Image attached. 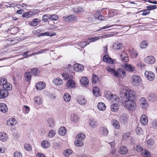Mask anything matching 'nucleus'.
<instances>
[{
  "label": "nucleus",
  "mask_w": 157,
  "mask_h": 157,
  "mask_svg": "<svg viewBox=\"0 0 157 157\" xmlns=\"http://www.w3.org/2000/svg\"><path fill=\"white\" fill-rule=\"evenodd\" d=\"M120 95L122 100H132L135 98L136 94L132 90L124 87L121 89Z\"/></svg>",
  "instance_id": "obj_1"
},
{
  "label": "nucleus",
  "mask_w": 157,
  "mask_h": 157,
  "mask_svg": "<svg viewBox=\"0 0 157 157\" xmlns=\"http://www.w3.org/2000/svg\"><path fill=\"white\" fill-rule=\"evenodd\" d=\"M122 103H124L126 108L130 110H134L136 108V105L134 100H122Z\"/></svg>",
  "instance_id": "obj_2"
},
{
  "label": "nucleus",
  "mask_w": 157,
  "mask_h": 157,
  "mask_svg": "<svg viewBox=\"0 0 157 157\" xmlns=\"http://www.w3.org/2000/svg\"><path fill=\"white\" fill-rule=\"evenodd\" d=\"M38 10L35 9L27 12H26L23 14L22 17L27 18H30L36 14L39 13Z\"/></svg>",
  "instance_id": "obj_3"
},
{
  "label": "nucleus",
  "mask_w": 157,
  "mask_h": 157,
  "mask_svg": "<svg viewBox=\"0 0 157 157\" xmlns=\"http://www.w3.org/2000/svg\"><path fill=\"white\" fill-rule=\"evenodd\" d=\"M141 80L140 77L139 75H134L132 76L131 82L134 85L139 84Z\"/></svg>",
  "instance_id": "obj_4"
},
{
  "label": "nucleus",
  "mask_w": 157,
  "mask_h": 157,
  "mask_svg": "<svg viewBox=\"0 0 157 157\" xmlns=\"http://www.w3.org/2000/svg\"><path fill=\"white\" fill-rule=\"evenodd\" d=\"M144 75L150 81H153L154 79L155 75L151 71H146L144 73Z\"/></svg>",
  "instance_id": "obj_5"
},
{
  "label": "nucleus",
  "mask_w": 157,
  "mask_h": 157,
  "mask_svg": "<svg viewBox=\"0 0 157 157\" xmlns=\"http://www.w3.org/2000/svg\"><path fill=\"white\" fill-rule=\"evenodd\" d=\"M140 107L143 109H146L148 106V103L147 100L144 98H141L140 101Z\"/></svg>",
  "instance_id": "obj_6"
},
{
  "label": "nucleus",
  "mask_w": 157,
  "mask_h": 157,
  "mask_svg": "<svg viewBox=\"0 0 157 157\" xmlns=\"http://www.w3.org/2000/svg\"><path fill=\"white\" fill-rule=\"evenodd\" d=\"M115 76L117 77L123 78L126 76V72L124 69L119 68L116 71V74H115Z\"/></svg>",
  "instance_id": "obj_7"
},
{
  "label": "nucleus",
  "mask_w": 157,
  "mask_h": 157,
  "mask_svg": "<svg viewBox=\"0 0 157 157\" xmlns=\"http://www.w3.org/2000/svg\"><path fill=\"white\" fill-rule=\"evenodd\" d=\"M104 94L105 97L106 98L108 99H110L112 101H113V100H115L117 99L116 95H113L109 91H105L104 93Z\"/></svg>",
  "instance_id": "obj_8"
},
{
  "label": "nucleus",
  "mask_w": 157,
  "mask_h": 157,
  "mask_svg": "<svg viewBox=\"0 0 157 157\" xmlns=\"http://www.w3.org/2000/svg\"><path fill=\"white\" fill-rule=\"evenodd\" d=\"M140 122L142 124L145 126L147 124L148 122L147 116L144 114L142 115L140 117Z\"/></svg>",
  "instance_id": "obj_9"
},
{
  "label": "nucleus",
  "mask_w": 157,
  "mask_h": 157,
  "mask_svg": "<svg viewBox=\"0 0 157 157\" xmlns=\"http://www.w3.org/2000/svg\"><path fill=\"white\" fill-rule=\"evenodd\" d=\"M145 62L149 64H152L155 62V59L154 57L150 56L147 57L145 59Z\"/></svg>",
  "instance_id": "obj_10"
},
{
  "label": "nucleus",
  "mask_w": 157,
  "mask_h": 157,
  "mask_svg": "<svg viewBox=\"0 0 157 157\" xmlns=\"http://www.w3.org/2000/svg\"><path fill=\"white\" fill-rule=\"evenodd\" d=\"M125 69L129 72H132L135 71V67L133 66L128 64H126L124 65Z\"/></svg>",
  "instance_id": "obj_11"
},
{
  "label": "nucleus",
  "mask_w": 157,
  "mask_h": 157,
  "mask_svg": "<svg viewBox=\"0 0 157 157\" xmlns=\"http://www.w3.org/2000/svg\"><path fill=\"white\" fill-rule=\"evenodd\" d=\"M120 58L122 59V61L124 62H127L129 60L128 56L124 51L120 55Z\"/></svg>",
  "instance_id": "obj_12"
},
{
  "label": "nucleus",
  "mask_w": 157,
  "mask_h": 157,
  "mask_svg": "<svg viewBox=\"0 0 157 157\" xmlns=\"http://www.w3.org/2000/svg\"><path fill=\"white\" fill-rule=\"evenodd\" d=\"M8 91L5 89L0 90V98H3L6 97L8 95Z\"/></svg>",
  "instance_id": "obj_13"
},
{
  "label": "nucleus",
  "mask_w": 157,
  "mask_h": 157,
  "mask_svg": "<svg viewBox=\"0 0 157 157\" xmlns=\"http://www.w3.org/2000/svg\"><path fill=\"white\" fill-rule=\"evenodd\" d=\"M45 87V83L43 82H40L36 85V88L38 90H42L44 89Z\"/></svg>",
  "instance_id": "obj_14"
},
{
  "label": "nucleus",
  "mask_w": 157,
  "mask_h": 157,
  "mask_svg": "<svg viewBox=\"0 0 157 157\" xmlns=\"http://www.w3.org/2000/svg\"><path fill=\"white\" fill-rule=\"evenodd\" d=\"M8 109L7 105L3 103L0 104V111L3 113H6L8 110Z\"/></svg>",
  "instance_id": "obj_15"
},
{
  "label": "nucleus",
  "mask_w": 157,
  "mask_h": 157,
  "mask_svg": "<svg viewBox=\"0 0 157 157\" xmlns=\"http://www.w3.org/2000/svg\"><path fill=\"white\" fill-rule=\"evenodd\" d=\"M75 83L73 80L69 79L67 81V87L68 88H73L75 86Z\"/></svg>",
  "instance_id": "obj_16"
},
{
  "label": "nucleus",
  "mask_w": 157,
  "mask_h": 157,
  "mask_svg": "<svg viewBox=\"0 0 157 157\" xmlns=\"http://www.w3.org/2000/svg\"><path fill=\"white\" fill-rule=\"evenodd\" d=\"M53 83L57 86H60L63 84V81L61 78L57 77L53 80Z\"/></svg>",
  "instance_id": "obj_17"
},
{
  "label": "nucleus",
  "mask_w": 157,
  "mask_h": 157,
  "mask_svg": "<svg viewBox=\"0 0 157 157\" xmlns=\"http://www.w3.org/2000/svg\"><path fill=\"white\" fill-rule=\"evenodd\" d=\"M74 70L78 72L82 71L84 69V67L80 64H74Z\"/></svg>",
  "instance_id": "obj_18"
},
{
  "label": "nucleus",
  "mask_w": 157,
  "mask_h": 157,
  "mask_svg": "<svg viewBox=\"0 0 157 157\" xmlns=\"http://www.w3.org/2000/svg\"><path fill=\"white\" fill-rule=\"evenodd\" d=\"M56 34V33H49L48 32H47L45 33H39L38 35V36L40 37V36H55Z\"/></svg>",
  "instance_id": "obj_19"
},
{
  "label": "nucleus",
  "mask_w": 157,
  "mask_h": 157,
  "mask_svg": "<svg viewBox=\"0 0 157 157\" xmlns=\"http://www.w3.org/2000/svg\"><path fill=\"white\" fill-rule=\"evenodd\" d=\"M8 139L7 135L6 133L0 132V140L4 142Z\"/></svg>",
  "instance_id": "obj_20"
},
{
  "label": "nucleus",
  "mask_w": 157,
  "mask_h": 157,
  "mask_svg": "<svg viewBox=\"0 0 157 157\" xmlns=\"http://www.w3.org/2000/svg\"><path fill=\"white\" fill-rule=\"evenodd\" d=\"M78 102L81 105H85L86 103V101L84 97H81L77 99Z\"/></svg>",
  "instance_id": "obj_21"
},
{
  "label": "nucleus",
  "mask_w": 157,
  "mask_h": 157,
  "mask_svg": "<svg viewBox=\"0 0 157 157\" xmlns=\"http://www.w3.org/2000/svg\"><path fill=\"white\" fill-rule=\"evenodd\" d=\"M80 82L84 86H86L88 85L89 80L87 78V77H83L81 78L80 80Z\"/></svg>",
  "instance_id": "obj_22"
},
{
  "label": "nucleus",
  "mask_w": 157,
  "mask_h": 157,
  "mask_svg": "<svg viewBox=\"0 0 157 157\" xmlns=\"http://www.w3.org/2000/svg\"><path fill=\"white\" fill-rule=\"evenodd\" d=\"M66 129L64 127H60L58 131V134L62 136H64L66 132Z\"/></svg>",
  "instance_id": "obj_23"
},
{
  "label": "nucleus",
  "mask_w": 157,
  "mask_h": 157,
  "mask_svg": "<svg viewBox=\"0 0 157 157\" xmlns=\"http://www.w3.org/2000/svg\"><path fill=\"white\" fill-rule=\"evenodd\" d=\"M140 153L142 156L145 157H148L150 155V153L149 151L145 149H142Z\"/></svg>",
  "instance_id": "obj_24"
},
{
  "label": "nucleus",
  "mask_w": 157,
  "mask_h": 157,
  "mask_svg": "<svg viewBox=\"0 0 157 157\" xmlns=\"http://www.w3.org/2000/svg\"><path fill=\"white\" fill-rule=\"evenodd\" d=\"M71 120L74 123H77L79 120V118L77 115L73 113L71 115Z\"/></svg>",
  "instance_id": "obj_25"
},
{
  "label": "nucleus",
  "mask_w": 157,
  "mask_h": 157,
  "mask_svg": "<svg viewBox=\"0 0 157 157\" xmlns=\"http://www.w3.org/2000/svg\"><path fill=\"white\" fill-rule=\"evenodd\" d=\"M93 93L96 97L100 96V90L99 88L96 86L94 87L93 88Z\"/></svg>",
  "instance_id": "obj_26"
},
{
  "label": "nucleus",
  "mask_w": 157,
  "mask_h": 157,
  "mask_svg": "<svg viewBox=\"0 0 157 157\" xmlns=\"http://www.w3.org/2000/svg\"><path fill=\"white\" fill-rule=\"evenodd\" d=\"M97 107L98 109L101 111L105 110L106 109V105L103 102H99L98 103Z\"/></svg>",
  "instance_id": "obj_27"
},
{
  "label": "nucleus",
  "mask_w": 157,
  "mask_h": 157,
  "mask_svg": "<svg viewBox=\"0 0 157 157\" xmlns=\"http://www.w3.org/2000/svg\"><path fill=\"white\" fill-rule=\"evenodd\" d=\"M128 151V150L125 146H124L121 147L119 149L120 153L122 154H126Z\"/></svg>",
  "instance_id": "obj_28"
},
{
  "label": "nucleus",
  "mask_w": 157,
  "mask_h": 157,
  "mask_svg": "<svg viewBox=\"0 0 157 157\" xmlns=\"http://www.w3.org/2000/svg\"><path fill=\"white\" fill-rule=\"evenodd\" d=\"M86 136L85 134L82 133H80L78 134L76 136V139L79 140L83 141V140L85 138Z\"/></svg>",
  "instance_id": "obj_29"
},
{
  "label": "nucleus",
  "mask_w": 157,
  "mask_h": 157,
  "mask_svg": "<svg viewBox=\"0 0 157 157\" xmlns=\"http://www.w3.org/2000/svg\"><path fill=\"white\" fill-rule=\"evenodd\" d=\"M3 87L4 89L8 91V90H10L11 89L12 85L9 83L7 82L5 84L3 85Z\"/></svg>",
  "instance_id": "obj_30"
},
{
  "label": "nucleus",
  "mask_w": 157,
  "mask_h": 157,
  "mask_svg": "<svg viewBox=\"0 0 157 157\" xmlns=\"http://www.w3.org/2000/svg\"><path fill=\"white\" fill-rule=\"evenodd\" d=\"M41 145L43 148L46 149L48 148L49 147L50 144L48 141L46 140L42 141L41 143Z\"/></svg>",
  "instance_id": "obj_31"
},
{
  "label": "nucleus",
  "mask_w": 157,
  "mask_h": 157,
  "mask_svg": "<svg viewBox=\"0 0 157 157\" xmlns=\"http://www.w3.org/2000/svg\"><path fill=\"white\" fill-rule=\"evenodd\" d=\"M112 124L113 126L116 129H119L120 127V124L119 122L117 120H113L112 121Z\"/></svg>",
  "instance_id": "obj_32"
},
{
  "label": "nucleus",
  "mask_w": 157,
  "mask_h": 157,
  "mask_svg": "<svg viewBox=\"0 0 157 157\" xmlns=\"http://www.w3.org/2000/svg\"><path fill=\"white\" fill-rule=\"evenodd\" d=\"M39 22L37 18H35L29 23V24L31 26H36L37 25V23Z\"/></svg>",
  "instance_id": "obj_33"
},
{
  "label": "nucleus",
  "mask_w": 157,
  "mask_h": 157,
  "mask_svg": "<svg viewBox=\"0 0 157 157\" xmlns=\"http://www.w3.org/2000/svg\"><path fill=\"white\" fill-rule=\"evenodd\" d=\"M25 80L27 82H29L31 79L32 75H31L30 72H27L25 73Z\"/></svg>",
  "instance_id": "obj_34"
},
{
  "label": "nucleus",
  "mask_w": 157,
  "mask_h": 157,
  "mask_svg": "<svg viewBox=\"0 0 157 157\" xmlns=\"http://www.w3.org/2000/svg\"><path fill=\"white\" fill-rule=\"evenodd\" d=\"M34 101L35 103L38 105H40L42 102L41 98L39 97H36L34 98Z\"/></svg>",
  "instance_id": "obj_35"
},
{
  "label": "nucleus",
  "mask_w": 157,
  "mask_h": 157,
  "mask_svg": "<svg viewBox=\"0 0 157 157\" xmlns=\"http://www.w3.org/2000/svg\"><path fill=\"white\" fill-rule=\"evenodd\" d=\"M122 46L123 44L121 43H115L113 45V47L115 50L120 49L122 48Z\"/></svg>",
  "instance_id": "obj_36"
},
{
  "label": "nucleus",
  "mask_w": 157,
  "mask_h": 157,
  "mask_svg": "<svg viewBox=\"0 0 157 157\" xmlns=\"http://www.w3.org/2000/svg\"><path fill=\"white\" fill-rule=\"evenodd\" d=\"M39 70L36 68H32L31 70V72L34 75L36 76L39 72Z\"/></svg>",
  "instance_id": "obj_37"
},
{
  "label": "nucleus",
  "mask_w": 157,
  "mask_h": 157,
  "mask_svg": "<svg viewBox=\"0 0 157 157\" xmlns=\"http://www.w3.org/2000/svg\"><path fill=\"white\" fill-rule=\"evenodd\" d=\"M63 98L65 101L68 102L70 101L71 99V96L68 93H65L63 96Z\"/></svg>",
  "instance_id": "obj_38"
},
{
  "label": "nucleus",
  "mask_w": 157,
  "mask_h": 157,
  "mask_svg": "<svg viewBox=\"0 0 157 157\" xmlns=\"http://www.w3.org/2000/svg\"><path fill=\"white\" fill-rule=\"evenodd\" d=\"M99 77L95 74H93L91 79L92 83L93 84L96 83L98 80Z\"/></svg>",
  "instance_id": "obj_39"
},
{
  "label": "nucleus",
  "mask_w": 157,
  "mask_h": 157,
  "mask_svg": "<svg viewBox=\"0 0 157 157\" xmlns=\"http://www.w3.org/2000/svg\"><path fill=\"white\" fill-rule=\"evenodd\" d=\"M72 151L70 149H67L64 151L63 154L66 157H68L72 153Z\"/></svg>",
  "instance_id": "obj_40"
},
{
  "label": "nucleus",
  "mask_w": 157,
  "mask_h": 157,
  "mask_svg": "<svg viewBox=\"0 0 157 157\" xmlns=\"http://www.w3.org/2000/svg\"><path fill=\"white\" fill-rule=\"evenodd\" d=\"M75 144L77 146L81 147L84 145V143L82 141L77 139L75 142Z\"/></svg>",
  "instance_id": "obj_41"
},
{
  "label": "nucleus",
  "mask_w": 157,
  "mask_h": 157,
  "mask_svg": "<svg viewBox=\"0 0 157 157\" xmlns=\"http://www.w3.org/2000/svg\"><path fill=\"white\" fill-rule=\"evenodd\" d=\"M48 125L50 127L53 128L54 126L55 122L52 118H50L47 120Z\"/></svg>",
  "instance_id": "obj_42"
},
{
  "label": "nucleus",
  "mask_w": 157,
  "mask_h": 157,
  "mask_svg": "<svg viewBox=\"0 0 157 157\" xmlns=\"http://www.w3.org/2000/svg\"><path fill=\"white\" fill-rule=\"evenodd\" d=\"M90 125L92 128H94L97 126V122L94 120L93 119H90Z\"/></svg>",
  "instance_id": "obj_43"
},
{
  "label": "nucleus",
  "mask_w": 157,
  "mask_h": 157,
  "mask_svg": "<svg viewBox=\"0 0 157 157\" xmlns=\"http://www.w3.org/2000/svg\"><path fill=\"white\" fill-rule=\"evenodd\" d=\"M148 45V43L146 40H144L140 44V47L141 48H144L147 47Z\"/></svg>",
  "instance_id": "obj_44"
},
{
  "label": "nucleus",
  "mask_w": 157,
  "mask_h": 157,
  "mask_svg": "<svg viewBox=\"0 0 157 157\" xmlns=\"http://www.w3.org/2000/svg\"><path fill=\"white\" fill-rule=\"evenodd\" d=\"M118 109V105L117 104H114L111 106V110L113 112H116Z\"/></svg>",
  "instance_id": "obj_45"
},
{
  "label": "nucleus",
  "mask_w": 157,
  "mask_h": 157,
  "mask_svg": "<svg viewBox=\"0 0 157 157\" xmlns=\"http://www.w3.org/2000/svg\"><path fill=\"white\" fill-rule=\"evenodd\" d=\"M89 44V42L87 41L82 42L78 44L79 46L82 48H83L87 45Z\"/></svg>",
  "instance_id": "obj_46"
},
{
  "label": "nucleus",
  "mask_w": 157,
  "mask_h": 157,
  "mask_svg": "<svg viewBox=\"0 0 157 157\" xmlns=\"http://www.w3.org/2000/svg\"><path fill=\"white\" fill-rule=\"evenodd\" d=\"M68 18H69L70 22L76 21L77 19L76 16L74 14L71 15L70 16H68Z\"/></svg>",
  "instance_id": "obj_47"
},
{
  "label": "nucleus",
  "mask_w": 157,
  "mask_h": 157,
  "mask_svg": "<svg viewBox=\"0 0 157 157\" xmlns=\"http://www.w3.org/2000/svg\"><path fill=\"white\" fill-rule=\"evenodd\" d=\"M24 148L25 150L28 151H31L32 149L31 146L28 144H25Z\"/></svg>",
  "instance_id": "obj_48"
},
{
  "label": "nucleus",
  "mask_w": 157,
  "mask_h": 157,
  "mask_svg": "<svg viewBox=\"0 0 157 157\" xmlns=\"http://www.w3.org/2000/svg\"><path fill=\"white\" fill-rule=\"evenodd\" d=\"M100 38H101L100 36H98L96 37H93L92 38L89 39V41H88V42H89V43L90 42H94L95 41L99 40Z\"/></svg>",
  "instance_id": "obj_49"
},
{
  "label": "nucleus",
  "mask_w": 157,
  "mask_h": 157,
  "mask_svg": "<svg viewBox=\"0 0 157 157\" xmlns=\"http://www.w3.org/2000/svg\"><path fill=\"white\" fill-rule=\"evenodd\" d=\"M58 19V16L56 14H49V19L53 21H56Z\"/></svg>",
  "instance_id": "obj_50"
},
{
  "label": "nucleus",
  "mask_w": 157,
  "mask_h": 157,
  "mask_svg": "<svg viewBox=\"0 0 157 157\" xmlns=\"http://www.w3.org/2000/svg\"><path fill=\"white\" fill-rule=\"evenodd\" d=\"M148 98L149 100L154 101L155 100L156 96L154 94L151 93L149 94Z\"/></svg>",
  "instance_id": "obj_51"
},
{
  "label": "nucleus",
  "mask_w": 157,
  "mask_h": 157,
  "mask_svg": "<svg viewBox=\"0 0 157 157\" xmlns=\"http://www.w3.org/2000/svg\"><path fill=\"white\" fill-rule=\"evenodd\" d=\"M101 130L102 134L105 136L107 135L109 132L107 128L104 127H102L101 128Z\"/></svg>",
  "instance_id": "obj_52"
},
{
  "label": "nucleus",
  "mask_w": 157,
  "mask_h": 157,
  "mask_svg": "<svg viewBox=\"0 0 157 157\" xmlns=\"http://www.w3.org/2000/svg\"><path fill=\"white\" fill-rule=\"evenodd\" d=\"M7 82V80L5 78H0V85L3 86Z\"/></svg>",
  "instance_id": "obj_53"
},
{
  "label": "nucleus",
  "mask_w": 157,
  "mask_h": 157,
  "mask_svg": "<svg viewBox=\"0 0 157 157\" xmlns=\"http://www.w3.org/2000/svg\"><path fill=\"white\" fill-rule=\"evenodd\" d=\"M130 55L132 57L136 58L138 56V53L134 50H132L130 52Z\"/></svg>",
  "instance_id": "obj_54"
},
{
  "label": "nucleus",
  "mask_w": 157,
  "mask_h": 157,
  "mask_svg": "<svg viewBox=\"0 0 157 157\" xmlns=\"http://www.w3.org/2000/svg\"><path fill=\"white\" fill-rule=\"evenodd\" d=\"M48 19H49V14L44 15L42 17V20L45 22H47Z\"/></svg>",
  "instance_id": "obj_55"
},
{
  "label": "nucleus",
  "mask_w": 157,
  "mask_h": 157,
  "mask_svg": "<svg viewBox=\"0 0 157 157\" xmlns=\"http://www.w3.org/2000/svg\"><path fill=\"white\" fill-rule=\"evenodd\" d=\"M135 131L137 134L139 135L142 134V129L141 128L138 127L136 129Z\"/></svg>",
  "instance_id": "obj_56"
},
{
  "label": "nucleus",
  "mask_w": 157,
  "mask_h": 157,
  "mask_svg": "<svg viewBox=\"0 0 157 157\" xmlns=\"http://www.w3.org/2000/svg\"><path fill=\"white\" fill-rule=\"evenodd\" d=\"M30 109L29 107L26 105H24L23 108V110L25 111V113H28L30 111Z\"/></svg>",
  "instance_id": "obj_57"
},
{
  "label": "nucleus",
  "mask_w": 157,
  "mask_h": 157,
  "mask_svg": "<svg viewBox=\"0 0 157 157\" xmlns=\"http://www.w3.org/2000/svg\"><path fill=\"white\" fill-rule=\"evenodd\" d=\"M109 58L108 55L106 52L105 55L103 58V61L105 62H107Z\"/></svg>",
  "instance_id": "obj_58"
},
{
  "label": "nucleus",
  "mask_w": 157,
  "mask_h": 157,
  "mask_svg": "<svg viewBox=\"0 0 157 157\" xmlns=\"http://www.w3.org/2000/svg\"><path fill=\"white\" fill-rule=\"evenodd\" d=\"M114 35V34L113 33H109L106 34L104 35L101 36V38H106L107 37H110L113 36Z\"/></svg>",
  "instance_id": "obj_59"
},
{
  "label": "nucleus",
  "mask_w": 157,
  "mask_h": 157,
  "mask_svg": "<svg viewBox=\"0 0 157 157\" xmlns=\"http://www.w3.org/2000/svg\"><path fill=\"white\" fill-rule=\"evenodd\" d=\"M140 12H143L142 15L143 16H145L150 13V11L147 9L141 10Z\"/></svg>",
  "instance_id": "obj_60"
},
{
  "label": "nucleus",
  "mask_w": 157,
  "mask_h": 157,
  "mask_svg": "<svg viewBox=\"0 0 157 157\" xmlns=\"http://www.w3.org/2000/svg\"><path fill=\"white\" fill-rule=\"evenodd\" d=\"M56 134V132L54 130H50L49 132L48 136L50 137H52Z\"/></svg>",
  "instance_id": "obj_61"
},
{
  "label": "nucleus",
  "mask_w": 157,
  "mask_h": 157,
  "mask_svg": "<svg viewBox=\"0 0 157 157\" xmlns=\"http://www.w3.org/2000/svg\"><path fill=\"white\" fill-rule=\"evenodd\" d=\"M107 70L108 71L111 72L112 74L115 76V74H116V71L113 69L111 68L110 67H109L107 68Z\"/></svg>",
  "instance_id": "obj_62"
},
{
  "label": "nucleus",
  "mask_w": 157,
  "mask_h": 157,
  "mask_svg": "<svg viewBox=\"0 0 157 157\" xmlns=\"http://www.w3.org/2000/svg\"><path fill=\"white\" fill-rule=\"evenodd\" d=\"M147 10H152L155 9L156 8V5H151L147 6L146 7Z\"/></svg>",
  "instance_id": "obj_63"
},
{
  "label": "nucleus",
  "mask_w": 157,
  "mask_h": 157,
  "mask_svg": "<svg viewBox=\"0 0 157 157\" xmlns=\"http://www.w3.org/2000/svg\"><path fill=\"white\" fill-rule=\"evenodd\" d=\"M14 157H22V155L21 153L16 151L14 153Z\"/></svg>",
  "instance_id": "obj_64"
}]
</instances>
